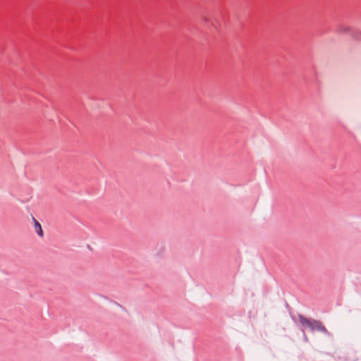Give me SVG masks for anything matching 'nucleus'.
Returning a JSON list of instances; mask_svg holds the SVG:
<instances>
[{
	"label": "nucleus",
	"instance_id": "obj_3",
	"mask_svg": "<svg viewBox=\"0 0 361 361\" xmlns=\"http://www.w3.org/2000/svg\"><path fill=\"white\" fill-rule=\"evenodd\" d=\"M32 219H33V221H34V223H35V228L36 233L39 236H42L43 235V231H42L41 224L34 217H32Z\"/></svg>",
	"mask_w": 361,
	"mask_h": 361
},
{
	"label": "nucleus",
	"instance_id": "obj_2",
	"mask_svg": "<svg viewBox=\"0 0 361 361\" xmlns=\"http://www.w3.org/2000/svg\"><path fill=\"white\" fill-rule=\"evenodd\" d=\"M337 33L350 32V35L356 41H361V32L358 30H352L350 27H345L343 25H338L336 28Z\"/></svg>",
	"mask_w": 361,
	"mask_h": 361
},
{
	"label": "nucleus",
	"instance_id": "obj_1",
	"mask_svg": "<svg viewBox=\"0 0 361 361\" xmlns=\"http://www.w3.org/2000/svg\"><path fill=\"white\" fill-rule=\"evenodd\" d=\"M298 319L303 327L309 328L311 331H319L328 336H331V334L326 329L320 320L307 318L302 314H298Z\"/></svg>",
	"mask_w": 361,
	"mask_h": 361
}]
</instances>
